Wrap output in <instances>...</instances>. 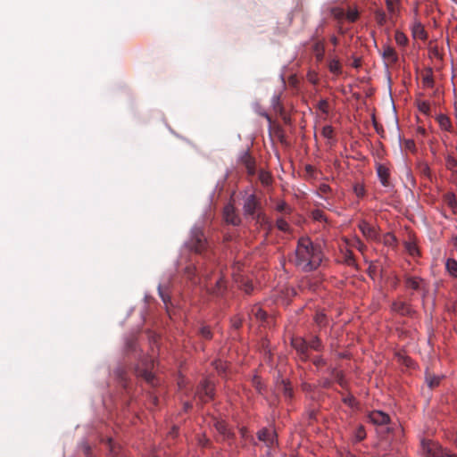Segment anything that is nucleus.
<instances>
[{
	"mask_svg": "<svg viewBox=\"0 0 457 457\" xmlns=\"http://www.w3.org/2000/svg\"><path fill=\"white\" fill-rule=\"evenodd\" d=\"M189 408H191V404L189 403H185V409L187 410Z\"/></svg>",
	"mask_w": 457,
	"mask_h": 457,
	"instance_id": "obj_58",
	"label": "nucleus"
},
{
	"mask_svg": "<svg viewBox=\"0 0 457 457\" xmlns=\"http://www.w3.org/2000/svg\"><path fill=\"white\" fill-rule=\"evenodd\" d=\"M353 191L358 197H362L365 195V188L360 184L354 185Z\"/></svg>",
	"mask_w": 457,
	"mask_h": 457,
	"instance_id": "obj_42",
	"label": "nucleus"
},
{
	"mask_svg": "<svg viewBox=\"0 0 457 457\" xmlns=\"http://www.w3.org/2000/svg\"><path fill=\"white\" fill-rule=\"evenodd\" d=\"M223 217L228 224L233 226H238L241 222V219L236 212L233 204H228L224 207Z\"/></svg>",
	"mask_w": 457,
	"mask_h": 457,
	"instance_id": "obj_8",
	"label": "nucleus"
},
{
	"mask_svg": "<svg viewBox=\"0 0 457 457\" xmlns=\"http://www.w3.org/2000/svg\"><path fill=\"white\" fill-rule=\"evenodd\" d=\"M387 11L393 15L395 12V7L393 0H386Z\"/></svg>",
	"mask_w": 457,
	"mask_h": 457,
	"instance_id": "obj_46",
	"label": "nucleus"
},
{
	"mask_svg": "<svg viewBox=\"0 0 457 457\" xmlns=\"http://www.w3.org/2000/svg\"><path fill=\"white\" fill-rule=\"evenodd\" d=\"M275 210L281 213L290 214L292 212V208L285 202L278 201L276 204Z\"/></svg>",
	"mask_w": 457,
	"mask_h": 457,
	"instance_id": "obj_28",
	"label": "nucleus"
},
{
	"mask_svg": "<svg viewBox=\"0 0 457 457\" xmlns=\"http://www.w3.org/2000/svg\"><path fill=\"white\" fill-rule=\"evenodd\" d=\"M375 20L379 26L386 23L387 18L386 12L382 9H377L374 12Z\"/></svg>",
	"mask_w": 457,
	"mask_h": 457,
	"instance_id": "obj_27",
	"label": "nucleus"
},
{
	"mask_svg": "<svg viewBox=\"0 0 457 457\" xmlns=\"http://www.w3.org/2000/svg\"><path fill=\"white\" fill-rule=\"evenodd\" d=\"M310 387H311V386H310V385H303V389H304V390H307V389H309Z\"/></svg>",
	"mask_w": 457,
	"mask_h": 457,
	"instance_id": "obj_60",
	"label": "nucleus"
},
{
	"mask_svg": "<svg viewBox=\"0 0 457 457\" xmlns=\"http://www.w3.org/2000/svg\"><path fill=\"white\" fill-rule=\"evenodd\" d=\"M159 295L161 298L162 299L163 303L167 306L168 302L170 301V297L167 294H165L161 287H158Z\"/></svg>",
	"mask_w": 457,
	"mask_h": 457,
	"instance_id": "obj_47",
	"label": "nucleus"
},
{
	"mask_svg": "<svg viewBox=\"0 0 457 457\" xmlns=\"http://www.w3.org/2000/svg\"><path fill=\"white\" fill-rule=\"evenodd\" d=\"M420 110L425 112L426 110H428V106L424 103V104H422V106L420 107Z\"/></svg>",
	"mask_w": 457,
	"mask_h": 457,
	"instance_id": "obj_56",
	"label": "nucleus"
},
{
	"mask_svg": "<svg viewBox=\"0 0 457 457\" xmlns=\"http://www.w3.org/2000/svg\"><path fill=\"white\" fill-rule=\"evenodd\" d=\"M355 438L357 441H361L366 437V431L363 426H359L355 430Z\"/></svg>",
	"mask_w": 457,
	"mask_h": 457,
	"instance_id": "obj_40",
	"label": "nucleus"
},
{
	"mask_svg": "<svg viewBox=\"0 0 457 457\" xmlns=\"http://www.w3.org/2000/svg\"><path fill=\"white\" fill-rule=\"evenodd\" d=\"M251 315H253L257 320H264L267 317L266 312H264L259 306H253L251 310Z\"/></svg>",
	"mask_w": 457,
	"mask_h": 457,
	"instance_id": "obj_30",
	"label": "nucleus"
},
{
	"mask_svg": "<svg viewBox=\"0 0 457 457\" xmlns=\"http://www.w3.org/2000/svg\"><path fill=\"white\" fill-rule=\"evenodd\" d=\"M392 309L401 315H408L411 313L410 306L404 302H395L392 304Z\"/></svg>",
	"mask_w": 457,
	"mask_h": 457,
	"instance_id": "obj_16",
	"label": "nucleus"
},
{
	"mask_svg": "<svg viewBox=\"0 0 457 457\" xmlns=\"http://www.w3.org/2000/svg\"><path fill=\"white\" fill-rule=\"evenodd\" d=\"M263 115H264V117L268 120V121H269V122H270V121H271L270 117L267 113L263 114Z\"/></svg>",
	"mask_w": 457,
	"mask_h": 457,
	"instance_id": "obj_59",
	"label": "nucleus"
},
{
	"mask_svg": "<svg viewBox=\"0 0 457 457\" xmlns=\"http://www.w3.org/2000/svg\"><path fill=\"white\" fill-rule=\"evenodd\" d=\"M138 375L140 377H142L147 383L151 384L152 386L155 385V377L147 369L138 370Z\"/></svg>",
	"mask_w": 457,
	"mask_h": 457,
	"instance_id": "obj_23",
	"label": "nucleus"
},
{
	"mask_svg": "<svg viewBox=\"0 0 457 457\" xmlns=\"http://www.w3.org/2000/svg\"><path fill=\"white\" fill-rule=\"evenodd\" d=\"M328 385H329L328 381L324 383V386H328Z\"/></svg>",
	"mask_w": 457,
	"mask_h": 457,
	"instance_id": "obj_64",
	"label": "nucleus"
},
{
	"mask_svg": "<svg viewBox=\"0 0 457 457\" xmlns=\"http://www.w3.org/2000/svg\"><path fill=\"white\" fill-rule=\"evenodd\" d=\"M262 228L267 230V234L270 232L273 228V225L268 216L262 211L258 212L256 216L253 218Z\"/></svg>",
	"mask_w": 457,
	"mask_h": 457,
	"instance_id": "obj_14",
	"label": "nucleus"
},
{
	"mask_svg": "<svg viewBox=\"0 0 457 457\" xmlns=\"http://www.w3.org/2000/svg\"><path fill=\"white\" fill-rule=\"evenodd\" d=\"M313 363H314V365H316V366H320V365L324 364V361H323V359H322V358H320V357H316V358L313 360Z\"/></svg>",
	"mask_w": 457,
	"mask_h": 457,
	"instance_id": "obj_52",
	"label": "nucleus"
},
{
	"mask_svg": "<svg viewBox=\"0 0 457 457\" xmlns=\"http://www.w3.org/2000/svg\"><path fill=\"white\" fill-rule=\"evenodd\" d=\"M291 344L302 361H305L309 359L310 354L306 339L303 337H295L292 339Z\"/></svg>",
	"mask_w": 457,
	"mask_h": 457,
	"instance_id": "obj_6",
	"label": "nucleus"
},
{
	"mask_svg": "<svg viewBox=\"0 0 457 457\" xmlns=\"http://www.w3.org/2000/svg\"><path fill=\"white\" fill-rule=\"evenodd\" d=\"M323 259V253L319 244L313 243L309 237H301L295 252L294 264L304 272L319 268Z\"/></svg>",
	"mask_w": 457,
	"mask_h": 457,
	"instance_id": "obj_1",
	"label": "nucleus"
},
{
	"mask_svg": "<svg viewBox=\"0 0 457 457\" xmlns=\"http://www.w3.org/2000/svg\"><path fill=\"white\" fill-rule=\"evenodd\" d=\"M81 451L86 457H94L92 453V449L89 445L87 443H83L81 445Z\"/></svg>",
	"mask_w": 457,
	"mask_h": 457,
	"instance_id": "obj_41",
	"label": "nucleus"
},
{
	"mask_svg": "<svg viewBox=\"0 0 457 457\" xmlns=\"http://www.w3.org/2000/svg\"><path fill=\"white\" fill-rule=\"evenodd\" d=\"M312 217L315 220H325L324 212L320 210H315L312 212Z\"/></svg>",
	"mask_w": 457,
	"mask_h": 457,
	"instance_id": "obj_44",
	"label": "nucleus"
},
{
	"mask_svg": "<svg viewBox=\"0 0 457 457\" xmlns=\"http://www.w3.org/2000/svg\"><path fill=\"white\" fill-rule=\"evenodd\" d=\"M225 288V281L222 278H219L215 282V286L211 289V293L219 295L224 292Z\"/></svg>",
	"mask_w": 457,
	"mask_h": 457,
	"instance_id": "obj_22",
	"label": "nucleus"
},
{
	"mask_svg": "<svg viewBox=\"0 0 457 457\" xmlns=\"http://www.w3.org/2000/svg\"><path fill=\"white\" fill-rule=\"evenodd\" d=\"M343 402L350 407H353L356 403L355 398L353 395L344 397Z\"/></svg>",
	"mask_w": 457,
	"mask_h": 457,
	"instance_id": "obj_45",
	"label": "nucleus"
},
{
	"mask_svg": "<svg viewBox=\"0 0 457 457\" xmlns=\"http://www.w3.org/2000/svg\"><path fill=\"white\" fill-rule=\"evenodd\" d=\"M408 250H409L410 253H411V254H412V255H413L415 253H417V252H418V250H417V248H416V246H415V245H411V246H410V247L408 248Z\"/></svg>",
	"mask_w": 457,
	"mask_h": 457,
	"instance_id": "obj_53",
	"label": "nucleus"
},
{
	"mask_svg": "<svg viewBox=\"0 0 457 457\" xmlns=\"http://www.w3.org/2000/svg\"><path fill=\"white\" fill-rule=\"evenodd\" d=\"M428 385L430 388L437 386L440 383V378L436 376L428 375L426 378Z\"/></svg>",
	"mask_w": 457,
	"mask_h": 457,
	"instance_id": "obj_36",
	"label": "nucleus"
},
{
	"mask_svg": "<svg viewBox=\"0 0 457 457\" xmlns=\"http://www.w3.org/2000/svg\"><path fill=\"white\" fill-rule=\"evenodd\" d=\"M278 389L282 392L287 400H291L294 396L293 387L289 382L282 380L278 386Z\"/></svg>",
	"mask_w": 457,
	"mask_h": 457,
	"instance_id": "obj_17",
	"label": "nucleus"
},
{
	"mask_svg": "<svg viewBox=\"0 0 457 457\" xmlns=\"http://www.w3.org/2000/svg\"><path fill=\"white\" fill-rule=\"evenodd\" d=\"M305 171L308 175L312 176L314 173V167L312 165H306Z\"/></svg>",
	"mask_w": 457,
	"mask_h": 457,
	"instance_id": "obj_51",
	"label": "nucleus"
},
{
	"mask_svg": "<svg viewBox=\"0 0 457 457\" xmlns=\"http://www.w3.org/2000/svg\"><path fill=\"white\" fill-rule=\"evenodd\" d=\"M438 121H439V124L441 126V128H443L445 130H449L450 128H451V121L449 120V118L445 115H440L438 117Z\"/></svg>",
	"mask_w": 457,
	"mask_h": 457,
	"instance_id": "obj_35",
	"label": "nucleus"
},
{
	"mask_svg": "<svg viewBox=\"0 0 457 457\" xmlns=\"http://www.w3.org/2000/svg\"><path fill=\"white\" fill-rule=\"evenodd\" d=\"M411 31L414 37H419L420 39L427 38V33L420 22H415L411 28Z\"/></svg>",
	"mask_w": 457,
	"mask_h": 457,
	"instance_id": "obj_18",
	"label": "nucleus"
},
{
	"mask_svg": "<svg viewBox=\"0 0 457 457\" xmlns=\"http://www.w3.org/2000/svg\"><path fill=\"white\" fill-rule=\"evenodd\" d=\"M187 245L190 250L197 253H202L207 249L208 243L201 228H193Z\"/></svg>",
	"mask_w": 457,
	"mask_h": 457,
	"instance_id": "obj_2",
	"label": "nucleus"
},
{
	"mask_svg": "<svg viewBox=\"0 0 457 457\" xmlns=\"http://www.w3.org/2000/svg\"><path fill=\"white\" fill-rule=\"evenodd\" d=\"M351 65H352L353 67H354V68L358 69V68H359V67H361V59H360V58H358V57L353 58V62H352V64H351Z\"/></svg>",
	"mask_w": 457,
	"mask_h": 457,
	"instance_id": "obj_50",
	"label": "nucleus"
},
{
	"mask_svg": "<svg viewBox=\"0 0 457 457\" xmlns=\"http://www.w3.org/2000/svg\"><path fill=\"white\" fill-rule=\"evenodd\" d=\"M314 322L319 326L320 328H323L327 326L328 324V318L326 314H324L321 312H318L314 316Z\"/></svg>",
	"mask_w": 457,
	"mask_h": 457,
	"instance_id": "obj_29",
	"label": "nucleus"
},
{
	"mask_svg": "<svg viewBox=\"0 0 457 457\" xmlns=\"http://www.w3.org/2000/svg\"><path fill=\"white\" fill-rule=\"evenodd\" d=\"M337 379H338V382L341 386H343V379L342 378L339 376V374H337Z\"/></svg>",
	"mask_w": 457,
	"mask_h": 457,
	"instance_id": "obj_57",
	"label": "nucleus"
},
{
	"mask_svg": "<svg viewBox=\"0 0 457 457\" xmlns=\"http://www.w3.org/2000/svg\"><path fill=\"white\" fill-rule=\"evenodd\" d=\"M346 18L350 21H355L356 19L358 18V12H349L346 14Z\"/></svg>",
	"mask_w": 457,
	"mask_h": 457,
	"instance_id": "obj_48",
	"label": "nucleus"
},
{
	"mask_svg": "<svg viewBox=\"0 0 457 457\" xmlns=\"http://www.w3.org/2000/svg\"><path fill=\"white\" fill-rule=\"evenodd\" d=\"M317 108L324 114H328L329 112V104L327 99H321L317 104Z\"/></svg>",
	"mask_w": 457,
	"mask_h": 457,
	"instance_id": "obj_34",
	"label": "nucleus"
},
{
	"mask_svg": "<svg viewBox=\"0 0 457 457\" xmlns=\"http://www.w3.org/2000/svg\"><path fill=\"white\" fill-rule=\"evenodd\" d=\"M377 174H378V177L382 184L383 187H389L391 186V183H390V171H389V169L385 166L384 164H377Z\"/></svg>",
	"mask_w": 457,
	"mask_h": 457,
	"instance_id": "obj_12",
	"label": "nucleus"
},
{
	"mask_svg": "<svg viewBox=\"0 0 457 457\" xmlns=\"http://www.w3.org/2000/svg\"><path fill=\"white\" fill-rule=\"evenodd\" d=\"M453 244L454 248L457 250V236L453 238Z\"/></svg>",
	"mask_w": 457,
	"mask_h": 457,
	"instance_id": "obj_55",
	"label": "nucleus"
},
{
	"mask_svg": "<svg viewBox=\"0 0 457 457\" xmlns=\"http://www.w3.org/2000/svg\"><path fill=\"white\" fill-rule=\"evenodd\" d=\"M313 50L315 52L316 57L318 60H321L324 56V44L322 41H317L313 46Z\"/></svg>",
	"mask_w": 457,
	"mask_h": 457,
	"instance_id": "obj_31",
	"label": "nucleus"
},
{
	"mask_svg": "<svg viewBox=\"0 0 457 457\" xmlns=\"http://www.w3.org/2000/svg\"><path fill=\"white\" fill-rule=\"evenodd\" d=\"M243 211L245 217H251L253 219L258 212H262L260 198L257 197L255 194L247 195L244 198Z\"/></svg>",
	"mask_w": 457,
	"mask_h": 457,
	"instance_id": "obj_4",
	"label": "nucleus"
},
{
	"mask_svg": "<svg viewBox=\"0 0 457 457\" xmlns=\"http://www.w3.org/2000/svg\"><path fill=\"white\" fill-rule=\"evenodd\" d=\"M213 427L224 440L230 439L233 436V433L230 431L224 420H214Z\"/></svg>",
	"mask_w": 457,
	"mask_h": 457,
	"instance_id": "obj_13",
	"label": "nucleus"
},
{
	"mask_svg": "<svg viewBox=\"0 0 457 457\" xmlns=\"http://www.w3.org/2000/svg\"><path fill=\"white\" fill-rule=\"evenodd\" d=\"M422 449L428 457H457L456 454L449 450L443 448L440 445L433 441H422Z\"/></svg>",
	"mask_w": 457,
	"mask_h": 457,
	"instance_id": "obj_3",
	"label": "nucleus"
},
{
	"mask_svg": "<svg viewBox=\"0 0 457 457\" xmlns=\"http://www.w3.org/2000/svg\"><path fill=\"white\" fill-rule=\"evenodd\" d=\"M368 418L369 420L375 425H386L390 421L388 414L381 411H370L368 415Z\"/></svg>",
	"mask_w": 457,
	"mask_h": 457,
	"instance_id": "obj_10",
	"label": "nucleus"
},
{
	"mask_svg": "<svg viewBox=\"0 0 457 457\" xmlns=\"http://www.w3.org/2000/svg\"><path fill=\"white\" fill-rule=\"evenodd\" d=\"M199 334L200 336L206 339V340H210L212 339V333L211 331V328L207 326H203L200 329H199Z\"/></svg>",
	"mask_w": 457,
	"mask_h": 457,
	"instance_id": "obj_37",
	"label": "nucleus"
},
{
	"mask_svg": "<svg viewBox=\"0 0 457 457\" xmlns=\"http://www.w3.org/2000/svg\"><path fill=\"white\" fill-rule=\"evenodd\" d=\"M257 437L260 441L264 442L268 447H272L277 442L275 431L268 428L261 429L257 433Z\"/></svg>",
	"mask_w": 457,
	"mask_h": 457,
	"instance_id": "obj_9",
	"label": "nucleus"
},
{
	"mask_svg": "<svg viewBox=\"0 0 457 457\" xmlns=\"http://www.w3.org/2000/svg\"><path fill=\"white\" fill-rule=\"evenodd\" d=\"M445 202L449 207L454 209L457 207V200L453 194H447L445 195Z\"/></svg>",
	"mask_w": 457,
	"mask_h": 457,
	"instance_id": "obj_39",
	"label": "nucleus"
},
{
	"mask_svg": "<svg viewBox=\"0 0 457 457\" xmlns=\"http://www.w3.org/2000/svg\"><path fill=\"white\" fill-rule=\"evenodd\" d=\"M382 57L386 66L393 65L398 62V54L396 51L390 46H383Z\"/></svg>",
	"mask_w": 457,
	"mask_h": 457,
	"instance_id": "obj_11",
	"label": "nucleus"
},
{
	"mask_svg": "<svg viewBox=\"0 0 457 457\" xmlns=\"http://www.w3.org/2000/svg\"><path fill=\"white\" fill-rule=\"evenodd\" d=\"M187 270L189 272H191V271H193V270H195V269H194V268L187 267Z\"/></svg>",
	"mask_w": 457,
	"mask_h": 457,
	"instance_id": "obj_61",
	"label": "nucleus"
},
{
	"mask_svg": "<svg viewBox=\"0 0 457 457\" xmlns=\"http://www.w3.org/2000/svg\"><path fill=\"white\" fill-rule=\"evenodd\" d=\"M242 325V320L239 318H235L232 320V326L235 328H239Z\"/></svg>",
	"mask_w": 457,
	"mask_h": 457,
	"instance_id": "obj_49",
	"label": "nucleus"
},
{
	"mask_svg": "<svg viewBox=\"0 0 457 457\" xmlns=\"http://www.w3.org/2000/svg\"><path fill=\"white\" fill-rule=\"evenodd\" d=\"M262 182H263V183H265V184H268V182H269V181H268V179H262Z\"/></svg>",
	"mask_w": 457,
	"mask_h": 457,
	"instance_id": "obj_63",
	"label": "nucleus"
},
{
	"mask_svg": "<svg viewBox=\"0 0 457 457\" xmlns=\"http://www.w3.org/2000/svg\"><path fill=\"white\" fill-rule=\"evenodd\" d=\"M331 192V187H329V185L328 184H320V187H319V189H318V195L323 198V199H327L326 196L324 195H327L328 194H329Z\"/></svg>",
	"mask_w": 457,
	"mask_h": 457,
	"instance_id": "obj_33",
	"label": "nucleus"
},
{
	"mask_svg": "<svg viewBox=\"0 0 457 457\" xmlns=\"http://www.w3.org/2000/svg\"><path fill=\"white\" fill-rule=\"evenodd\" d=\"M330 40H331V42H332V44H333L334 46H337V43H338V39H337V37H335V36H334V37H332Z\"/></svg>",
	"mask_w": 457,
	"mask_h": 457,
	"instance_id": "obj_54",
	"label": "nucleus"
},
{
	"mask_svg": "<svg viewBox=\"0 0 457 457\" xmlns=\"http://www.w3.org/2000/svg\"><path fill=\"white\" fill-rule=\"evenodd\" d=\"M321 135L328 138L331 139L334 137V129L330 125L324 126L321 130Z\"/></svg>",
	"mask_w": 457,
	"mask_h": 457,
	"instance_id": "obj_38",
	"label": "nucleus"
},
{
	"mask_svg": "<svg viewBox=\"0 0 457 457\" xmlns=\"http://www.w3.org/2000/svg\"><path fill=\"white\" fill-rule=\"evenodd\" d=\"M331 13L336 19L338 20L343 19L345 15L344 10L340 8H333L331 10Z\"/></svg>",
	"mask_w": 457,
	"mask_h": 457,
	"instance_id": "obj_43",
	"label": "nucleus"
},
{
	"mask_svg": "<svg viewBox=\"0 0 457 457\" xmlns=\"http://www.w3.org/2000/svg\"><path fill=\"white\" fill-rule=\"evenodd\" d=\"M395 42L401 46H405L408 44V38L406 35L402 31L397 30L395 32Z\"/></svg>",
	"mask_w": 457,
	"mask_h": 457,
	"instance_id": "obj_32",
	"label": "nucleus"
},
{
	"mask_svg": "<svg viewBox=\"0 0 457 457\" xmlns=\"http://www.w3.org/2000/svg\"><path fill=\"white\" fill-rule=\"evenodd\" d=\"M358 228L361 231L363 237H365L366 239L371 241L378 240V229L375 226L370 224L367 220H361L358 224Z\"/></svg>",
	"mask_w": 457,
	"mask_h": 457,
	"instance_id": "obj_7",
	"label": "nucleus"
},
{
	"mask_svg": "<svg viewBox=\"0 0 457 457\" xmlns=\"http://www.w3.org/2000/svg\"><path fill=\"white\" fill-rule=\"evenodd\" d=\"M309 350L320 352L323 349L322 343L319 337L313 336L309 341H307Z\"/></svg>",
	"mask_w": 457,
	"mask_h": 457,
	"instance_id": "obj_21",
	"label": "nucleus"
},
{
	"mask_svg": "<svg viewBox=\"0 0 457 457\" xmlns=\"http://www.w3.org/2000/svg\"><path fill=\"white\" fill-rule=\"evenodd\" d=\"M276 227L282 232L288 233L291 231L289 223L282 217L277 219Z\"/></svg>",
	"mask_w": 457,
	"mask_h": 457,
	"instance_id": "obj_25",
	"label": "nucleus"
},
{
	"mask_svg": "<svg viewBox=\"0 0 457 457\" xmlns=\"http://www.w3.org/2000/svg\"><path fill=\"white\" fill-rule=\"evenodd\" d=\"M454 111H455V115H456V118H457V104H455V106H454Z\"/></svg>",
	"mask_w": 457,
	"mask_h": 457,
	"instance_id": "obj_62",
	"label": "nucleus"
},
{
	"mask_svg": "<svg viewBox=\"0 0 457 457\" xmlns=\"http://www.w3.org/2000/svg\"><path fill=\"white\" fill-rule=\"evenodd\" d=\"M271 105L276 113H278L284 119V108L280 103V96L278 95H274L271 98Z\"/></svg>",
	"mask_w": 457,
	"mask_h": 457,
	"instance_id": "obj_20",
	"label": "nucleus"
},
{
	"mask_svg": "<svg viewBox=\"0 0 457 457\" xmlns=\"http://www.w3.org/2000/svg\"><path fill=\"white\" fill-rule=\"evenodd\" d=\"M446 168L453 173H457V159L452 155H447L445 158Z\"/></svg>",
	"mask_w": 457,
	"mask_h": 457,
	"instance_id": "obj_26",
	"label": "nucleus"
},
{
	"mask_svg": "<svg viewBox=\"0 0 457 457\" xmlns=\"http://www.w3.org/2000/svg\"><path fill=\"white\" fill-rule=\"evenodd\" d=\"M423 279L418 277H406L405 278V286L408 288H411L414 291H420L423 288Z\"/></svg>",
	"mask_w": 457,
	"mask_h": 457,
	"instance_id": "obj_15",
	"label": "nucleus"
},
{
	"mask_svg": "<svg viewBox=\"0 0 457 457\" xmlns=\"http://www.w3.org/2000/svg\"><path fill=\"white\" fill-rule=\"evenodd\" d=\"M213 384L209 380H204L197 388L196 396L200 401L206 403L212 399L214 395Z\"/></svg>",
	"mask_w": 457,
	"mask_h": 457,
	"instance_id": "obj_5",
	"label": "nucleus"
},
{
	"mask_svg": "<svg viewBox=\"0 0 457 457\" xmlns=\"http://www.w3.org/2000/svg\"><path fill=\"white\" fill-rule=\"evenodd\" d=\"M328 69L330 72L335 75H339L342 73V67L339 61L336 58H333L329 61Z\"/></svg>",
	"mask_w": 457,
	"mask_h": 457,
	"instance_id": "obj_24",
	"label": "nucleus"
},
{
	"mask_svg": "<svg viewBox=\"0 0 457 457\" xmlns=\"http://www.w3.org/2000/svg\"><path fill=\"white\" fill-rule=\"evenodd\" d=\"M445 269L451 277L457 279V261L455 259H447L445 262Z\"/></svg>",
	"mask_w": 457,
	"mask_h": 457,
	"instance_id": "obj_19",
	"label": "nucleus"
}]
</instances>
